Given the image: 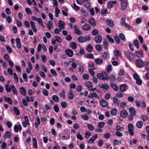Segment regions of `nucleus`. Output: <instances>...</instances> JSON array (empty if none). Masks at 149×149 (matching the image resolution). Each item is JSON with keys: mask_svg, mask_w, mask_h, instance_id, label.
Returning <instances> with one entry per match:
<instances>
[{"mask_svg": "<svg viewBox=\"0 0 149 149\" xmlns=\"http://www.w3.org/2000/svg\"><path fill=\"white\" fill-rule=\"evenodd\" d=\"M82 28L84 31H87L90 29L91 26L88 24H85L82 26Z\"/></svg>", "mask_w": 149, "mask_h": 149, "instance_id": "a878e982", "label": "nucleus"}, {"mask_svg": "<svg viewBox=\"0 0 149 149\" xmlns=\"http://www.w3.org/2000/svg\"><path fill=\"white\" fill-rule=\"evenodd\" d=\"M129 111L131 114L135 116L136 114V111L135 109L132 107H130L129 108Z\"/></svg>", "mask_w": 149, "mask_h": 149, "instance_id": "4be33fe9", "label": "nucleus"}, {"mask_svg": "<svg viewBox=\"0 0 149 149\" xmlns=\"http://www.w3.org/2000/svg\"><path fill=\"white\" fill-rule=\"evenodd\" d=\"M36 120L37 122H35V127L36 128H38V125H40V119L38 117H37L36 118Z\"/></svg>", "mask_w": 149, "mask_h": 149, "instance_id": "4c0bfd02", "label": "nucleus"}, {"mask_svg": "<svg viewBox=\"0 0 149 149\" xmlns=\"http://www.w3.org/2000/svg\"><path fill=\"white\" fill-rule=\"evenodd\" d=\"M84 4L85 5V6L87 8L89 7L91 5L87 0H85L84 1Z\"/></svg>", "mask_w": 149, "mask_h": 149, "instance_id": "8fccbe9b", "label": "nucleus"}, {"mask_svg": "<svg viewBox=\"0 0 149 149\" xmlns=\"http://www.w3.org/2000/svg\"><path fill=\"white\" fill-rule=\"evenodd\" d=\"M106 37L108 39L109 41L111 43H113L114 42V41L113 39L109 35H107L106 36Z\"/></svg>", "mask_w": 149, "mask_h": 149, "instance_id": "e433bc0d", "label": "nucleus"}, {"mask_svg": "<svg viewBox=\"0 0 149 149\" xmlns=\"http://www.w3.org/2000/svg\"><path fill=\"white\" fill-rule=\"evenodd\" d=\"M143 125V123L141 121H137L136 124V126L139 128H141Z\"/></svg>", "mask_w": 149, "mask_h": 149, "instance_id": "2f4dec72", "label": "nucleus"}, {"mask_svg": "<svg viewBox=\"0 0 149 149\" xmlns=\"http://www.w3.org/2000/svg\"><path fill=\"white\" fill-rule=\"evenodd\" d=\"M42 92L43 94L45 96H47L48 95V91L45 89H43L42 90Z\"/></svg>", "mask_w": 149, "mask_h": 149, "instance_id": "e2e57ef3", "label": "nucleus"}, {"mask_svg": "<svg viewBox=\"0 0 149 149\" xmlns=\"http://www.w3.org/2000/svg\"><path fill=\"white\" fill-rule=\"evenodd\" d=\"M141 118L143 121H146L148 119V117L146 116L143 115L141 116Z\"/></svg>", "mask_w": 149, "mask_h": 149, "instance_id": "338daca9", "label": "nucleus"}, {"mask_svg": "<svg viewBox=\"0 0 149 149\" xmlns=\"http://www.w3.org/2000/svg\"><path fill=\"white\" fill-rule=\"evenodd\" d=\"M87 127L89 130L91 131L94 130V129L93 126L90 124H88Z\"/></svg>", "mask_w": 149, "mask_h": 149, "instance_id": "052dcab7", "label": "nucleus"}, {"mask_svg": "<svg viewBox=\"0 0 149 149\" xmlns=\"http://www.w3.org/2000/svg\"><path fill=\"white\" fill-rule=\"evenodd\" d=\"M100 88L104 90H107L109 88V86L107 84H102L101 86L99 85Z\"/></svg>", "mask_w": 149, "mask_h": 149, "instance_id": "aec40b11", "label": "nucleus"}, {"mask_svg": "<svg viewBox=\"0 0 149 149\" xmlns=\"http://www.w3.org/2000/svg\"><path fill=\"white\" fill-rule=\"evenodd\" d=\"M11 136V132L9 131H8L4 133L3 135V139H6L7 138H9Z\"/></svg>", "mask_w": 149, "mask_h": 149, "instance_id": "f8f14e48", "label": "nucleus"}, {"mask_svg": "<svg viewBox=\"0 0 149 149\" xmlns=\"http://www.w3.org/2000/svg\"><path fill=\"white\" fill-rule=\"evenodd\" d=\"M109 81L111 82H113L116 79L115 77L113 75H111L109 76Z\"/></svg>", "mask_w": 149, "mask_h": 149, "instance_id": "c03bdc74", "label": "nucleus"}, {"mask_svg": "<svg viewBox=\"0 0 149 149\" xmlns=\"http://www.w3.org/2000/svg\"><path fill=\"white\" fill-rule=\"evenodd\" d=\"M126 87V84H122L120 86L119 89L120 91L124 92L125 91V88Z\"/></svg>", "mask_w": 149, "mask_h": 149, "instance_id": "393cba45", "label": "nucleus"}, {"mask_svg": "<svg viewBox=\"0 0 149 149\" xmlns=\"http://www.w3.org/2000/svg\"><path fill=\"white\" fill-rule=\"evenodd\" d=\"M66 54L69 57H71L73 55V51L70 49H66L65 51Z\"/></svg>", "mask_w": 149, "mask_h": 149, "instance_id": "dca6fc26", "label": "nucleus"}, {"mask_svg": "<svg viewBox=\"0 0 149 149\" xmlns=\"http://www.w3.org/2000/svg\"><path fill=\"white\" fill-rule=\"evenodd\" d=\"M127 105L125 102H121L120 103V107L123 109L125 108Z\"/></svg>", "mask_w": 149, "mask_h": 149, "instance_id": "774afa93", "label": "nucleus"}, {"mask_svg": "<svg viewBox=\"0 0 149 149\" xmlns=\"http://www.w3.org/2000/svg\"><path fill=\"white\" fill-rule=\"evenodd\" d=\"M101 14L103 15H106L105 14L108 13V10L107 9H102L101 10Z\"/></svg>", "mask_w": 149, "mask_h": 149, "instance_id": "37998d69", "label": "nucleus"}, {"mask_svg": "<svg viewBox=\"0 0 149 149\" xmlns=\"http://www.w3.org/2000/svg\"><path fill=\"white\" fill-rule=\"evenodd\" d=\"M100 105L103 107H107L108 105L107 101L103 99L101 100L100 101Z\"/></svg>", "mask_w": 149, "mask_h": 149, "instance_id": "9b49d317", "label": "nucleus"}, {"mask_svg": "<svg viewBox=\"0 0 149 149\" xmlns=\"http://www.w3.org/2000/svg\"><path fill=\"white\" fill-rule=\"evenodd\" d=\"M126 57L130 61H132L134 59V55L132 53L130 52H127L126 53Z\"/></svg>", "mask_w": 149, "mask_h": 149, "instance_id": "6e6552de", "label": "nucleus"}, {"mask_svg": "<svg viewBox=\"0 0 149 149\" xmlns=\"http://www.w3.org/2000/svg\"><path fill=\"white\" fill-rule=\"evenodd\" d=\"M4 58L5 59H6L7 61H8V63L9 65L11 67H13L14 66V63L11 60L9 59L10 57L8 54H6L4 56Z\"/></svg>", "mask_w": 149, "mask_h": 149, "instance_id": "423d86ee", "label": "nucleus"}, {"mask_svg": "<svg viewBox=\"0 0 149 149\" xmlns=\"http://www.w3.org/2000/svg\"><path fill=\"white\" fill-rule=\"evenodd\" d=\"M113 101L116 105L117 106H119L120 101L116 97H113Z\"/></svg>", "mask_w": 149, "mask_h": 149, "instance_id": "c85d7f7f", "label": "nucleus"}, {"mask_svg": "<svg viewBox=\"0 0 149 149\" xmlns=\"http://www.w3.org/2000/svg\"><path fill=\"white\" fill-rule=\"evenodd\" d=\"M77 138L78 139L81 141L83 140V136L80 133H79L77 135Z\"/></svg>", "mask_w": 149, "mask_h": 149, "instance_id": "bf43d9fd", "label": "nucleus"}, {"mask_svg": "<svg viewBox=\"0 0 149 149\" xmlns=\"http://www.w3.org/2000/svg\"><path fill=\"white\" fill-rule=\"evenodd\" d=\"M24 118L25 121L23 122L22 123V125L24 127H27V125L29 124V120L27 116H24Z\"/></svg>", "mask_w": 149, "mask_h": 149, "instance_id": "1a4fd4ad", "label": "nucleus"}, {"mask_svg": "<svg viewBox=\"0 0 149 149\" xmlns=\"http://www.w3.org/2000/svg\"><path fill=\"white\" fill-rule=\"evenodd\" d=\"M95 48L98 51H101L102 49L101 46L99 45H96Z\"/></svg>", "mask_w": 149, "mask_h": 149, "instance_id": "6e6d98bb", "label": "nucleus"}, {"mask_svg": "<svg viewBox=\"0 0 149 149\" xmlns=\"http://www.w3.org/2000/svg\"><path fill=\"white\" fill-rule=\"evenodd\" d=\"M71 47L73 49H75L77 48V45L75 42H72L70 43Z\"/></svg>", "mask_w": 149, "mask_h": 149, "instance_id": "58836bf2", "label": "nucleus"}, {"mask_svg": "<svg viewBox=\"0 0 149 149\" xmlns=\"http://www.w3.org/2000/svg\"><path fill=\"white\" fill-rule=\"evenodd\" d=\"M65 90H63L62 92L60 93L59 94L60 96L63 99H65Z\"/></svg>", "mask_w": 149, "mask_h": 149, "instance_id": "3c124183", "label": "nucleus"}, {"mask_svg": "<svg viewBox=\"0 0 149 149\" xmlns=\"http://www.w3.org/2000/svg\"><path fill=\"white\" fill-rule=\"evenodd\" d=\"M128 130L131 136L134 135V126L131 123H130L128 125Z\"/></svg>", "mask_w": 149, "mask_h": 149, "instance_id": "20e7f679", "label": "nucleus"}, {"mask_svg": "<svg viewBox=\"0 0 149 149\" xmlns=\"http://www.w3.org/2000/svg\"><path fill=\"white\" fill-rule=\"evenodd\" d=\"M58 23L59 24V25H58V27L60 29H65V23L62 20H59L58 21Z\"/></svg>", "mask_w": 149, "mask_h": 149, "instance_id": "6ab92c4d", "label": "nucleus"}, {"mask_svg": "<svg viewBox=\"0 0 149 149\" xmlns=\"http://www.w3.org/2000/svg\"><path fill=\"white\" fill-rule=\"evenodd\" d=\"M32 141L33 143V146L35 148H38L37 141L36 139L33 138L32 139Z\"/></svg>", "mask_w": 149, "mask_h": 149, "instance_id": "bb28decb", "label": "nucleus"}, {"mask_svg": "<svg viewBox=\"0 0 149 149\" xmlns=\"http://www.w3.org/2000/svg\"><path fill=\"white\" fill-rule=\"evenodd\" d=\"M133 43L137 49H139V43L137 40H134L133 41Z\"/></svg>", "mask_w": 149, "mask_h": 149, "instance_id": "473e14b6", "label": "nucleus"}, {"mask_svg": "<svg viewBox=\"0 0 149 149\" xmlns=\"http://www.w3.org/2000/svg\"><path fill=\"white\" fill-rule=\"evenodd\" d=\"M6 90L8 93H10L11 91V88L9 85L8 84L6 85Z\"/></svg>", "mask_w": 149, "mask_h": 149, "instance_id": "603ef678", "label": "nucleus"}, {"mask_svg": "<svg viewBox=\"0 0 149 149\" xmlns=\"http://www.w3.org/2000/svg\"><path fill=\"white\" fill-rule=\"evenodd\" d=\"M5 101L8 103L12 105L13 104V101L12 99L10 97H6L4 98Z\"/></svg>", "mask_w": 149, "mask_h": 149, "instance_id": "cd10ccee", "label": "nucleus"}, {"mask_svg": "<svg viewBox=\"0 0 149 149\" xmlns=\"http://www.w3.org/2000/svg\"><path fill=\"white\" fill-rule=\"evenodd\" d=\"M111 114L113 116H116L117 113V111L116 109L113 108L111 111Z\"/></svg>", "mask_w": 149, "mask_h": 149, "instance_id": "c9c22d12", "label": "nucleus"}, {"mask_svg": "<svg viewBox=\"0 0 149 149\" xmlns=\"http://www.w3.org/2000/svg\"><path fill=\"white\" fill-rule=\"evenodd\" d=\"M106 22L107 24L111 27H113L114 26V22L111 19H107L106 20Z\"/></svg>", "mask_w": 149, "mask_h": 149, "instance_id": "412c9836", "label": "nucleus"}, {"mask_svg": "<svg viewBox=\"0 0 149 149\" xmlns=\"http://www.w3.org/2000/svg\"><path fill=\"white\" fill-rule=\"evenodd\" d=\"M85 86H86L89 90H92V88L93 87V83L91 81H87L85 84Z\"/></svg>", "mask_w": 149, "mask_h": 149, "instance_id": "2eb2a0df", "label": "nucleus"}, {"mask_svg": "<svg viewBox=\"0 0 149 149\" xmlns=\"http://www.w3.org/2000/svg\"><path fill=\"white\" fill-rule=\"evenodd\" d=\"M143 52L142 51H136L135 54L136 56L138 58H141L142 57Z\"/></svg>", "mask_w": 149, "mask_h": 149, "instance_id": "b1692460", "label": "nucleus"}, {"mask_svg": "<svg viewBox=\"0 0 149 149\" xmlns=\"http://www.w3.org/2000/svg\"><path fill=\"white\" fill-rule=\"evenodd\" d=\"M13 110L16 115L17 116H19L20 115V111L16 107H13Z\"/></svg>", "mask_w": 149, "mask_h": 149, "instance_id": "f704fd0d", "label": "nucleus"}, {"mask_svg": "<svg viewBox=\"0 0 149 149\" xmlns=\"http://www.w3.org/2000/svg\"><path fill=\"white\" fill-rule=\"evenodd\" d=\"M74 33L77 35H82V32L78 28L77 29H74Z\"/></svg>", "mask_w": 149, "mask_h": 149, "instance_id": "c756f323", "label": "nucleus"}, {"mask_svg": "<svg viewBox=\"0 0 149 149\" xmlns=\"http://www.w3.org/2000/svg\"><path fill=\"white\" fill-rule=\"evenodd\" d=\"M114 38L116 43L119 44L120 43V40L118 36L116 35L114 36Z\"/></svg>", "mask_w": 149, "mask_h": 149, "instance_id": "79ce46f5", "label": "nucleus"}, {"mask_svg": "<svg viewBox=\"0 0 149 149\" xmlns=\"http://www.w3.org/2000/svg\"><path fill=\"white\" fill-rule=\"evenodd\" d=\"M111 86L113 88V90L116 91H117L118 90L117 86L115 84H111Z\"/></svg>", "mask_w": 149, "mask_h": 149, "instance_id": "72a5a7b5", "label": "nucleus"}, {"mask_svg": "<svg viewBox=\"0 0 149 149\" xmlns=\"http://www.w3.org/2000/svg\"><path fill=\"white\" fill-rule=\"evenodd\" d=\"M120 115L121 117L125 118L127 116L128 112L125 109H123L121 111Z\"/></svg>", "mask_w": 149, "mask_h": 149, "instance_id": "9d476101", "label": "nucleus"}, {"mask_svg": "<svg viewBox=\"0 0 149 149\" xmlns=\"http://www.w3.org/2000/svg\"><path fill=\"white\" fill-rule=\"evenodd\" d=\"M88 22L91 25L93 26H95L96 25V22L95 19L93 17H91L89 19Z\"/></svg>", "mask_w": 149, "mask_h": 149, "instance_id": "f3484780", "label": "nucleus"}, {"mask_svg": "<svg viewBox=\"0 0 149 149\" xmlns=\"http://www.w3.org/2000/svg\"><path fill=\"white\" fill-rule=\"evenodd\" d=\"M119 37L123 41H125L126 39L124 35L122 33H120L119 35Z\"/></svg>", "mask_w": 149, "mask_h": 149, "instance_id": "49530a36", "label": "nucleus"}, {"mask_svg": "<svg viewBox=\"0 0 149 149\" xmlns=\"http://www.w3.org/2000/svg\"><path fill=\"white\" fill-rule=\"evenodd\" d=\"M86 57L88 58L93 59L94 58V56L92 54L89 53L86 54Z\"/></svg>", "mask_w": 149, "mask_h": 149, "instance_id": "5fc2aeb1", "label": "nucleus"}, {"mask_svg": "<svg viewBox=\"0 0 149 149\" xmlns=\"http://www.w3.org/2000/svg\"><path fill=\"white\" fill-rule=\"evenodd\" d=\"M91 133L89 131H88L86 132L85 133V137L86 138H89L91 136Z\"/></svg>", "mask_w": 149, "mask_h": 149, "instance_id": "69168bd1", "label": "nucleus"}, {"mask_svg": "<svg viewBox=\"0 0 149 149\" xmlns=\"http://www.w3.org/2000/svg\"><path fill=\"white\" fill-rule=\"evenodd\" d=\"M86 49L89 52H91L93 50V47L92 45L91 44H88L87 47Z\"/></svg>", "mask_w": 149, "mask_h": 149, "instance_id": "ea45409f", "label": "nucleus"}, {"mask_svg": "<svg viewBox=\"0 0 149 149\" xmlns=\"http://www.w3.org/2000/svg\"><path fill=\"white\" fill-rule=\"evenodd\" d=\"M99 33V31L97 29H94L92 31V34L93 36H96Z\"/></svg>", "mask_w": 149, "mask_h": 149, "instance_id": "de8ad7c7", "label": "nucleus"}, {"mask_svg": "<svg viewBox=\"0 0 149 149\" xmlns=\"http://www.w3.org/2000/svg\"><path fill=\"white\" fill-rule=\"evenodd\" d=\"M81 117L83 119L85 120H87L89 119V117L85 114L82 115Z\"/></svg>", "mask_w": 149, "mask_h": 149, "instance_id": "0e129e2a", "label": "nucleus"}, {"mask_svg": "<svg viewBox=\"0 0 149 149\" xmlns=\"http://www.w3.org/2000/svg\"><path fill=\"white\" fill-rule=\"evenodd\" d=\"M121 6V9L123 10H124L127 8V3L126 0H120Z\"/></svg>", "mask_w": 149, "mask_h": 149, "instance_id": "39448f33", "label": "nucleus"}, {"mask_svg": "<svg viewBox=\"0 0 149 149\" xmlns=\"http://www.w3.org/2000/svg\"><path fill=\"white\" fill-rule=\"evenodd\" d=\"M95 62L97 65H100L102 63L103 60L99 58H97L95 59Z\"/></svg>", "mask_w": 149, "mask_h": 149, "instance_id": "5701e85b", "label": "nucleus"}, {"mask_svg": "<svg viewBox=\"0 0 149 149\" xmlns=\"http://www.w3.org/2000/svg\"><path fill=\"white\" fill-rule=\"evenodd\" d=\"M72 6L73 9L76 10H78L80 9L79 7L77 6L75 3H74L73 6Z\"/></svg>", "mask_w": 149, "mask_h": 149, "instance_id": "864d4df0", "label": "nucleus"}, {"mask_svg": "<svg viewBox=\"0 0 149 149\" xmlns=\"http://www.w3.org/2000/svg\"><path fill=\"white\" fill-rule=\"evenodd\" d=\"M68 98L70 100L74 98V95L71 91L68 93Z\"/></svg>", "mask_w": 149, "mask_h": 149, "instance_id": "a19ab883", "label": "nucleus"}, {"mask_svg": "<svg viewBox=\"0 0 149 149\" xmlns=\"http://www.w3.org/2000/svg\"><path fill=\"white\" fill-rule=\"evenodd\" d=\"M114 54L116 56L118 57L121 55L120 52L118 50H114L113 51Z\"/></svg>", "mask_w": 149, "mask_h": 149, "instance_id": "7c9ffc66", "label": "nucleus"}, {"mask_svg": "<svg viewBox=\"0 0 149 149\" xmlns=\"http://www.w3.org/2000/svg\"><path fill=\"white\" fill-rule=\"evenodd\" d=\"M88 65L89 67H91L92 68L91 69L95 70V68L94 65V63L91 62L88 63Z\"/></svg>", "mask_w": 149, "mask_h": 149, "instance_id": "4d7b16f0", "label": "nucleus"}, {"mask_svg": "<svg viewBox=\"0 0 149 149\" xmlns=\"http://www.w3.org/2000/svg\"><path fill=\"white\" fill-rule=\"evenodd\" d=\"M19 92L20 94H22L24 96H25L26 94V89L24 87H21L19 88Z\"/></svg>", "mask_w": 149, "mask_h": 149, "instance_id": "a211bd4d", "label": "nucleus"}, {"mask_svg": "<svg viewBox=\"0 0 149 149\" xmlns=\"http://www.w3.org/2000/svg\"><path fill=\"white\" fill-rule=\"evenodd\" d=\"M52 100L56 102H58L59 101L58 97L56 95H54L52 97Z\"/></svg>", "mask_w": 149, "mask_h": 149, "instance_id": "a18cd8bd", "label": "nucleus"}, {"mask_svg": "<svg viewBox=\"0 0 149 149\" xmlns=\"http://www.w3.org/2000/svg\"><path fill=\"white\" fill-rule=\"evenodd\" d=\"M56 38V41L58 43H61V39L60 37L58 36H56L55 37Z\"/></svg>", "mask_w": 149, "mask_h": 149, "instance_id": "680f3d73", "label": "nucleus"}, {"mask_svg": "<svg viewBox=\"0 0 149 149\" xmlns=\"http://www.w3.org/2000/svg\"><path fill=\"white\" fill-rule=\"evenodd\" d=\"M54 110V111L56 112H58L59 111V109L58 105L56 104H55L53 107Z\"/></svg>", "mask_w": 149, "mask_h": 149, "instance_id": "13d9d810", "label": "nucleus"}, {"mask_svg": "<svg viewBox=\"0 0 149 149\" xmlns=\"http://www.w3.org/2000/svg\"><path fill=\"white\" fill-rule=\"evenodd\" d=\"M98 135L97 134H94L91 137L89 140L88 143L90 144L93 143L95 140L98 138Z\"/></svg>", "mask_w": 149, "mask_h": 149, "instance_id": "ddd939ff", "label": "nucleus"}, {"mask_svg": "<svg viewBox=\"0 0 149 149\" xmlns=\"http://www.w3.org/2000/svg\"><path fill=\"white\" fill-rule=\"evenodd\" d=\"M103 43V45L104 46V48L105 49H107L109 45L108 42L107 41V40H104Z\"/></svg>", "mask_w": 149, "mask_h": 149, "instance_id": "09e8293b", "label": "nucleus"}, {"mask_svg": "<svg viewBox=\"0 0 149 149\" xmlns=\"http://www.w3.org/2000/svg\"><path fill=\"white\" fill-rule=\"evenodd\" d=\"M91 40V37L89 35L86 36V37L81 36L78 38V41L80 43H83L86 41H89Z\"/></svg>", "mask_w": 149, "mask_h": 149, "instance_id": "f03ea898", "label": "nucleus"}, {"mask_svg": "<svg viewBox=\"0 0 149 149\" xmlns=\"http://www.w3.org/2000/svg\"><path fill=\"white\" fill-rule=\"evenodd\" d=\"M135 63L136 67L139 68H143L145 65L144 62L141 59H136Z\"/></svg>", "mask_w": 149, "mask_h": 149, "instance_id": "7ed1b4c3", "label": "nucleus"}, {"mask_svg": "<svg viewBox=\"0 0 149 149\" xmlns=\"http://www.w3.org/2000/svg\"><path fill=\"white\" fill-rule=\"evenodd\" d=\"M94 40L96 43H99L102 42V38L100 35L98 34L95 37Z\"/></svg>", "mask_w": 149, "mask_h": 149, "instance_id": "0eeeda50", "label": "nucleus"}, {"mask_svg": "<svg viewBox=\"0 0 149 149\" xmlns=\"http://www.w3.org/2000/svg\"><path fill=\"white\" fill-rule=\"evenodd\" d=\"M97 76L99 79L100 80L107 81L109 79L108 74L106 72H105L98 73Z\"/></svg>", "mask_w": 149, "mask_h": 149, "instance_id": "f257e3e1", "label": "nucleus"}, {"mask_svg": "<svg viewBox=\"0 0 149 149\" xmlns=\"http://www.w3.org/2000/svg\"><path fill=\"white\" fill-rule=\"evenodd\" d=\"M16 43L17 47L18 49H20L21 48L22 44L21 43L20 39L17 38L16 39Z\"/></svg>", "mask_w": 149, "mask_h": 149, "instance_id": "4468645a", "label": "nucleus"}]
</instances>
